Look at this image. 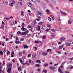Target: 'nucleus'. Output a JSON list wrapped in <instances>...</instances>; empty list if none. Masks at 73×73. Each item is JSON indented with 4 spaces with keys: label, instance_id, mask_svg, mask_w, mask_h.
I'll list each match as a JSON object with an SVG mask.
<instances>
[{
    "label": "nucleus",
    "instance_id": "nucleus-34",
    "mask_svg": "<svg viewBox=\"0 0 73 73\" xmlns=\"http://www.w3.org/2000/svg\"><path fill=\"white\" fill-rule=\"evenodd\" d=\"M19 56H22V53L20 52H19Z\"/></svg>",
    "mask_w": 73,
    "mask_h": 73
},
{
    "label": "nucleus",
    "instance_id": "nucleus-56",
    "mask_svg": "<svg viewBox=\"0 0 73 73\" xmlns=\"http://www.w3.org/2000/svg\"><path fill=\"white\" fill-rule=\"evenodd\" d=\"M29 63H31V62H32V60H29Z\"/></svg>",
    "mask_w": 73,
    "mask_h": 73
},
{
    "label": "nucleus",
    "instance_id": "nucleus-39",
    "mask_svg": "<svg viewBox=\"0 0 73 73\" xmlns=\"http://www.w3.org/2000/svg\"><path fill=\"white\" fill-rule=\"evenodd\" d=\"M40 20H41L40 19H38V18L36 19V20H37V21H40Z\"/></svg>",
    "mask_w": 73,
    "mask_h": 73
},
{
    "label": "nucleus",
    "instance_id": "nucleus-47",
    "mask_svg": "<svg viewBox=\"0 0 73 73\" xmlns=\"http://www.w3.org/2000/svg\"><path fill=\"white\" fill-rule=\"evenodd\" d=\"M63 14L64 15H65V16H66V15H67L66 13H63Z\"/></svg>",
    "mask_w": 73,
    "mask_h": 73
},
{
    "label": "nucleus",
    "instance_id": "nucleus-15",
    "mask_svg": "<svg viewBox=\"0 0 73 73\" xmlns=\"http://www.w3.org/2000/svg\"><path fill=\"white\" fill-rule=\"evenodd\" d=\"M1 29H4V26L3 25H1Z\"/></svg>",
    "mask_w": 73,
    "mask_h": 73
},
{
    "label": "nucleus",
    "instance_id": "nucleus-5",
    "mask_svg": "<svg viewBox=\"0 0 73 73\" xmlns=\"http://www.w3.org/2000/svg\"><path fill=\"white\" fill-rule=\"evenodd\" d=\"M37 13L38 14H37L36 15H39L40 16H42L43 15V14L40 13V11H38Z\"/></svg>",
    "mask_w": 73,
    "mask_h": 73
},
{
    "label": "nucleus",
    "instance_id": "nucleus-24",
    "mask_svg": "<svg viewBox=\"0 0 73 73\" xmlns=\"http://www.w3.org/2000/svg\"><path fill=\"white\" fill-rule=\"evenodd\" d=\"M55 69H56V68H55V67H53L52 70H53V71H55Z\"/></svg>",
    "mask_w": 73,
    "mask_h": 73
},
{
    "label": "nucleus",
    "instance_id": "nucleus-64",
    "mask_svg": "<svg viewBox=\"0 0 73 73\" xmlns=\"http://www.w3.org/2000/svg\"><path fill=\"white\" fill-rule=\"evenodd\" d=\"M12 61L13 62H15V60L14 59H13Z\"/></svg>",
    "mask_w": 73,
    "mask_h": 73
},
{
    "label": "nucleus",
    "instance_id": "nucleus-43",
    "mask_svg": "<svg viewBox=\"0 0 73 73\" xmlns=\"http://www.w3.org/2000/svg\"><path fill=\"white\" fill-rule=\"evenodd\" d=\"M49 10H48V9L46 10V13H49Z\"/></svg>",
    "mask_w": 73,
    "mask_h": 73
},
{
    "label": "nucleus",
    "instance_id": "nucleus-3",
    "mask_svg": "<svg viewBox=\"0 0 73 73\" xmlns=\"http://www.w3.org/2000/svg\"><path fill=\"white\" fill-rule=\"evenodd\" d=\"M21 64H22L23 66H24L25 65H27V66L29 65V63H28L27 62H25L24 63V62H23Z\"/></svg>",
    "mask_w": 73,
    "mask_h": 73
},
{
    "label": "nucleus",
    "instance_id": "nucleus-11",
    "mask_svg": "<svg viewBox=\"0 0 73 73\" xmlns=\"http://www.w3.org/2000/svg\"><path fill=\"white\" fill-rule=\"evenodd\" d=\"M64 44H62V46H59V49H61L64 47Z\"/></svg>",
    "mask_w": 73,
    "mask_h": 73
},
{
    "label": "nucleus",
    "instance_id": "nucleus-50",
    "mask_svg": "<svg viewBox=\"0 0 73 73\" xmlns=\"http://www.w3.org/2000/svg\"><path fill=\"white\" fill-rule=\"evenodd\" d=\"M11 57H14V55L13 54H11Z\"/></svg>",
    "mask_w": 73,
    "mask_h": 73
},
{
    "label": "nucleus",
    "instance_id": "nucleus-55",
    "mask_svg": "<svg viewBox=\"0 0 73 73\" xmlns=\"http://www.w3.org/2000/svg\"><path fill=\"white\" fill-rule=\"evenodd\" d=\"M64 73H69V72H68L67 71H65Z\"/></svg>",
    "mask_w": 73,
    "mask_h": 73
},
{
    "label": "nucleus",
    "instance_id": "nucleus-37",
    "mask_svg": "<svg viewBox=\"0 0 73 73\" xmlns=\"http://www.w3.org/2000/svg\"><path fill=\"white\" fill-rule=\"evenodd\" d=\"M3 66H4L5 65V61H3Z\"/></svg>",
    "mask_w": 73,
    "mask_h": 73
},
{
    "label": "nucleus",
    "instance_id": "nucleus-54",
    "mask_svg": "<svg viewBox=\"0 0 73 73\" xmlns=\"http://www.w3.org/2000/svg\"><path fill=\"white\" fill-rule=\"evenodd\" d=\"M58 21H61V20H60V18H59V19H58Z\"/></svg>",
    "mask_w": 73,
    "mask_h": 73
},
{
    "label": "nucleus",
    "instance_id": "nucleus-10",
    "mask_svg": "<svg viewBox=\"0 0 73 73\" xmlns=\"http://www.w3.org/2000/svg\"><path fill=\"white\" fill-rule=\"evenodd\" d=\"M36 55H33L32 56V57L33 60H35L36 59Z\"/></svg>",
    "mask_w": 73,
    "mask_h": 73
},
{
    "label": "nucleus",
    "instance_id": "nucleus-62",
    "mask_svg": "<svg viewBox=\"0 0 73 73\" xmlns=\"http://www.w3.org/2000/svg\"><path fill=\"white\" fill-rule=\"evenodd\" d=\"M20 4L21 5H23V3L21 2H20Z\"/></svg>",
    "mask_w": 73,
    "mask_h": 73
},
{
    "label": "nucleus",
    "instance_id": "nucleus-40",
    "mask_svg": "<svg viewBox=\"0 0 73 73\" xmlns=\"http://www.w3.org/2000/svg\"><path fill=\"white\" fill-rule=\"evenodd\" d=\"M16 41H19V39L17 37H16Z\"/></svg>",
    "mask_w": 73,
    "mask_h": 73
},
{
    "label": "nucleus",
    "instance_id": "nucleus-31",
    "mask_svg": "<svg viewBox=\"0 0 73 73\" xmlns=\"http://www.w3.org/2000/svg\"><path fill=\"white\" fill-rule=\"evenodd\" d=\"M9 53H10V52H9V51L8 50L7 51V54H9Z\"/></svg>",
    "mask_w": 73,
    "mask_h": 73
},
{
    "label": "nucleus",
    "instance_id": "nucleus-27",
    "mask_svg": "<svg viewBox=\"0 0 73 73\" xmlns=\"http://www.w3.org/2000/svg\"><path fill=\"white\" fill-rule=\"evenodd\" d=\"M51 31L53 32V33H54L55 32V30L54 29H52L51 30Z\"/></svg>",
    "mask_w": 73,
    "mask_h": 73
},
{
    "label": "nucleus",
    "instance_id": "nucleus-35",
    "mask_svg": "<svg viewBox=\"0 0 73 73\" xmlns=\"http://www.w3.org/2000/svg\"><path fill=\"white\" fill-rule=\"evenodd\" d=\"M69 60H70V61H72V60H73V58L72 57L71 58H70Z\"/></svg>",
    "mask_w": 73,
    "mask_h": 73
},
{
    "label": "nucleus",
    "instance_id": "nucleus-36",
    "mask_svg": "<svg viewBox=\"0 0 73 73\" xmlns=\"http://www.w3.org/2000/svg\"><path fill=\"white\" fill-rule=\"evenodd\" d=\"M31 55L30 54H28V57H31Z\"/></svg>",
    "mask_w": 73,
    "mask_h": 73
},
{
    "label": "nucleus",
    "instance_id": "nucleus-29",
    "mask_svg": "<svg viewBox=\"0 0 73 73\" xmlns=\"http://www.w3.org/2000/svg\"><path fill=\"white\" fill-rule=\"evenodd\" d=\"M48 19L49 21H52V19H51V18H50L48 17Z\"/></svg>",
    "mask_w": 73,
    "mask_h": 73
},
{
    "label": "nucleus",
    "instance_id": "nucleus-14",
    "mask_svg": "<svg viewBox=\"0 0 73 73\" xmlns=\"http://www.w3.org/2000/svg\"><path fill=\"white\" fill-rule=\"evenodd\" d=\"M48 66V64L46 63L44 64L43 66L44 67H46V66Z\"/></svg>",
    "mask_w": 73,
    "mask_h": 73
},
{
    "label": "nucleus",
    "instance_id": "nucleus-20",
    "mask_svg": "<svg viewBox=\"0 0 73 73\" xmlns=\"http://www.w3.org/2000/svg\"><path fill=\"white\" fill-rule=\"evenodd\" d=\"M35 66L36 67H39L40 66V64H37L35 65Z\"/></svg>",
    "mask_w": 73,
    "mask_h": 73
},
{
    "label": "nucleus",
    "instance_id": "nucleus-1",
    "mask_svg": "<svg viewBox=\"0 0 73 73\" xmlns=\"http://www.w3.org/2000/svg\"><path fill=\"white\" fill-rule=\"evenodd\" d=\"M12 64H8V67H9V68H8L7 71L8 73H10V72L11 71V68H12Z\"/></svg>",
    "mask_w": 73,
    "mask_h": 73
},
{
    "label": "nucleus",
    "instance_id": "nucleus-19",
    "mask_svg": "<svg viewBox=\"0 0 73 73\" xmlns=\"http://www.w3.org/2000/svg\"><path fill=\"white\" fill-rule=\"evenodd\" d=\"M28 5L29 6V7H31L32 6V3H29Z\"/></svg>",
    "mask_w": 73,
    "mask_h": 73
},
{
    "label": "nucleus",
    "instance_id": "nucleus-61",
    "mask_svg": "<svg viewBox=\"0 0 73 73\" xmlns=\"http://www.w3.org/2000/svg\"><path fill=\"white\" fill-rule=\"evenodd\" d=\"M22 25H23L24 26H25V24H24V23H23L22 24Z\"/></svg>",
    "mask_w": 73,
    "mask_h": 73
},
{
    "label": "nucleus",
    "instance_id": "nucleus-2",
    "mask_svg": "<svg viewBox=\"0 0 73 73\" xmlns=\"http://www.w3.org/2000/svg\"><path fill=\"white\" fill-rule=\"evenodd\" d=\"M26 58L25 56H23L22 58H19V60L20 61V62L21 63V64L23 62V60H24Z\"/></svg>",
    "mask_w": 73,
    "mask_h": 73
},
{
    "label": "nucleus",
    "instance_id": "nucleus-12",
    "mask_svg": "<svg viewBox=\"0 0 73 73\" xmlns=\"http://www.w3.org/2000/svg\"><path fill=\"white\" fill-rule=\"evenodd\" d=\"M34 42L35 43V44H37V43H38V42H41V41L38 40H36Z\"/></svg>",
    "mask_w": 73,
    "mask_h": 73
},
{
    "label": "nucleus",
    "instance_id": "nucleus-38",
    "mask_svg": "<svg viewBox=\"0 0 73 73\" xmlns=\"http://www.w3.org/2000/svg\"><path fill=\"white\" fill-rule=\"evenodd\" d=\"M53 67H52V66H51L49 67V68L50 69H51V70H52V68H53Z\"/></svg>",
    "mask_w": 73,
    "mask_h": 73
},
{
    "label": "nucleus",
    "instance_id": "nucleus-45",
    "mask_svg": "<svg viewBox=\"0 0 73 73\" xmlns=\"http://www.w3.org/2000/svg\"><path fill=\"white\" fill-rule=\"evenodd\" d=\"M50 50V49H48L47 50V52H49V51Z\"/></svg>",
    "mask_w": 73,
    "mask_h": 73
},
{
    "label": "nucleus",
    "instance_id": "nucleus-7",
    "mask_svg": "<svg viewBox=\"0 0 73 73\" xmlns=\"http://www.w3.org/2000/svg\"><path fill=\"white\" fill-rule=\"evenodd\" d=\"M58 71L60 73H64L62 70H61V68H60V67H59L58 68Z\"/></svg>",
    "mask_w": 73,
    "mask_h": 73
},
{
    "label": "nucleus",
    "instance_id": "nucleus-60",
    "mask_svg": "<svg viewBox=\"0 0 73 73\" xmlns=\"http://www.w3.org/2000/svg\"><path fill=\"white\" fill-rule=\"evenodd\" d=\"M58 44H61V42H58Z\"/></svg>",
    "mask_w": 73,
    "mask_h": 73
},
{
    "label": "nucleus",
    "instance_id": "nucleus-25",
    "mask_svg": "<svg viewBox=\"0 0 73 73\" xmlns=\"http://www.w3.org/2000/svg\"><path fill=\"white\" fill-rule=\"evenodd\" d=\"M52 37L54 38L55 37V34H52L51 35Z\"/></svg>",
    "mask_w": 73,
    "mask_h": 73
},
{
    "label": "nucleus",
    "instance_id": "nucleus-16",
    "mask_svg": "<svg viewBox=\"0 0 73 73\" xmlns=\"http://www.w3.org/2000/svg\"><path fill=\"white\" fill-rule=\"evenodd\" d=\"M44 23V22H40L38 24V25H41V24H43Z\"/></svg>",
    "mask_w": 73,
    "mask_h": 73
},
{
    "label": "nucleus",
    "instance_id": "nucleus-23",
    "mask_svg": "<svg viewBox=\"0 0 73 73\" xmlns=\"http://www.w3.org/2000/svg\"><path fill=\"white\" fill-rule=\"evenodd\" d=\"M9 6L10 7H12L13 5V4L12 3H11L10 4H9Z\"/></svg>",
    "mask_w": 73,
    "mask_h": 73
},
{
    "label": "nucleus",
    "instance_id": "nucleus-41",
    "mask_svg": "<svg viewBox=\"0 0 73 73\" xmlns=\"http://www.w3.org/2000/svg\"><path fill=\"white\" fill-rule=\"evenodd\" d=\"M27 27L28 28H32V27L30 26H28Z\"/></svg>",
    "mask_w": 73,
    "mask_h": 73
},
{
    "label": "nucleus",
    "instance_id": "nucleus-17",
    "mask_svg": "<svg viewBox=\"0 0 73 73\" xmlns=\"http://www.w3.org/2000/svg\"><path fill=\"white\" fill-rule=\"evenodd\" d=\"M17 35H21V33L20 31H18L17 32Z\"/></svg>",
    "mask_w": 73,
    "mask_h": 73
},
{
    "label": "nucleus",
    "instance_id": "nucleus-51",
    "mask_svg": "<svg viewBox=\"0 0 73 73\" xmlns=\"http://www.w3.org/2000/svg\"><path fill=\"white\" fill-rule=\"evenodd\" d=\"M2 66H0V70H2V69H2Z\"/></svg>",
    "mask_w": 73,
    "mask_h": 73
},
{
    "label": "nucleus",
    "instance_id": "nucleus-48",
    "mask_svg": "<svg viewBox=\"0 0 73 73\" xmlns=\"http://www.w3.org/2000/svg\"><path fill=\"white\" fill-rule=\"evenodd\" d=\"M70 68L71 69H73V66H71L70 67Z\"/></svg>",
    "mask_w": 73,
    "mask_h": 73
},
{
    "label": "nucleus",
    "instance_id": "nucleus-33",
    "mask_svg": "<svg viewBox=\"0 0 73 73\" xmlns=\"http://www.w3.org/2000/svg\"><path fill=\"white\" fill-rule=\"evenodd\" d=\"M42 38H43L44 39H45L46 38V36H45L44 35L42 37Z\"/></svg>",
    "mask_w": 73,
    "mask_h": 73
},
{
    "label": "nucleus",
    "instance_id": "nucleus-18",
    "mask_svg": "<svg viewBox=\"0 0 73 73\" xmlns=\"http://www.w3.org/2000/svg\"><path fill=\"white\" fill-rule=\"evenodd\" d=\"M0 54H1V55H3L4 53H3V52L1 50H0Z\"/></svg>",
    "mask_w": 73,
    "mask_h": 73
},
{
    "label": "nucleus",
    "instance_id": "nucleus-63",
    "mask_svg": "<svg viewBox=\"0 0 73 73\" xmlns=\"http://www.w3.org/2000/svg\"><path fill=\"white\" fill-rule=\"evenodd\" d=\"M52 20H54V17H52Z\"/></svg>",
    "mask_w": 73,
    "mask_h": 73
},
{
    "label": "nucleus",
    "instance_id": "nucleus-49",
    "mask_svg": "<svg viewBox=\"0 0 73 73\" xmlns=\"http://www.w3.org/2000/svg\"><path fill=\"white\" fill-rule=\"evenodd\" d=\"M39 61H40V60H37L36 61V62H39Z\"/></svg>",
    "mask_w": 73,
    "mask_h": 73
},
{
    "label": "nucleus",
    "instance_id": "nucleus-42",
    "mask_svg": "<svg viewBox=\"0 0 73 73\" xmlns=\"http://www.w3.org/2000/svg\"><path fill=\"white\" fill-rule=\"evenodd\" d=\"M5 18L7 20H9V18H8L5 17Z\"/></svg>",
    "mask_w": 73,
    "mask_h": 73
},
{
    "label": "nucleus",
    "instance_id": "nucleus-53",
    "mask_svg": "<svg viewBox=\"0 0 73 73\" xmlns=\"http://www.w3.org/2000/svg\"><path fill=\"white\" fill-rule=\"evenodd\" d=\"M43 72H44L45 73H46V72H47V71L46 70H44Z\"/></svg>",
    "mask_w": 73,
    "mask_h": 73
},
{
    "label": "nucleus",
    "instance_id": "nucleus-30",
    "mask_svg": "<svg viewBox=\"0 0 73 73\" xmlns=\"http://www.w3.org/2000/svg\"><path fill=\"white\" fill-rule=\"evenodd\" d=\"M26 33H27V32H24L23 33L22 35H24V34H26Z\"/></svg>",
    "mask_w": 73,
    "mask_h": 73
},
{
    "label": "nucleus",
    "instance_id": "nucleus-9",
    "mask_svg": "<svg viewBox=\"0 0 73 73\" xmlns=\"http://www.w3.org/2000/svg\"><path fill=\"white\" fill-rule=\"evenodd\" d=\"M21 29L22 31H26L27 30V29L24 28V27L23 26L22 28H21Z\"/></svg>",
    "mask_w": 73,
    "mask_h": 73
},
{
    "label": "nucleus",
    "instance_id": "nucleus-21",
    "mask_svg": "<svg viewBox=\"0 0 73 73\" xmlns=\"http://www.w3.org/2000/svg\"><path fill=\"white\" fill-rule=\"evenodd\" d=\"M72 21H70V20H69L68 21V23L69 24H72Z\"/></svg>",
    "mask_w": 73,
    "mask_h": 73
},
{
    "label": "nucleus",
    "instance_id": "nucleus-13",
    "mask_svg": "<svg viewBox=\"0 0 73 73\" xmlns=\"http://www.w3.org/2000/svg\"><path fill=\"white\" fill-rule=\"evenodd\" d=\"M23 48L25 49L26 48H29V46H28L27 45H25L23 46Z\"/></svg>",
    "mask_w": 73,
    "mask_h": 73
},
{
    "label": "nucleus",
    "instance_id": "nucleus-46",
    "mask_svg": "<svg viewBox=\"0 0 73 73\" xmlns=\"http://www.w3.org/2000/svg\"><path fill=\"white\" fill-rule=\"evenodd\" d=\"M12 3L13 4H15V1H13Z\"/></svg>",
    "mask_w": 73,
    "mask_h": 73
},
{
    "label": "nucleus",
    "instance_id": "nucleus-52",
    "mask_svg": "<svg viewBox=\"0 0 73 73\" xmlns=\"http://www.w3.org/2000/svg\"><path fill=\"white\" fill-rule=\"evenodd\" d=\"M12 37H13V35H11V38H10V39H11V38H12Z\"/></svg>",
    "mask_w": 73,
    "mask_h": 73
},
{
    "label": "nucleus",
    "instance_id": "nucleus-8",
    "mask_svg": "<svg viewBox=\"0 0 73 73\" xmlns=\"http://www.w3.org/2000/svg\"><path fill=\"white\" fill-rule=\"evenodd\" d=\"M47 54H48V53H47V52H43L42 53V55L43 56H46L47 55Z\"/></svg>",
    "mask_w": 73,
    "mask_h": 73
},
{
    "label": "nucleus",
    "instance_id": "nucleus-6",
    "mask_svg": "<svg viewBox=\"0 0 73 73\" xmlns=\"http://www.w3.org/2000/svg\"><path fill=\"white\" fill-rule=\"evenodd\" d=\"M66 40V38L64 37H62L60 39V41H64Z\"/></svg>",
    "mask_w": 73,
    "mask_h": 73
},
{
    "label": "nucleus",
    "instance_id": "nucleus-57",
    "mask_svg": "<svg viewBox=\"0 0 73 73\" xmlns=\"http://www.w3.org/2000/svg\"><path fill=\"white\" fill-rule=\"evenodd\" d=\"M13 18L12 16H11L9 18V19H13Z\"/></svg>",
    "mask_w": 73,
    "mask_h": 73
},
{
    "label": "nucleus",
    "instance_id": "nucleus-22",
    "mask_svg": "<svg viewBox=\"0 0 73 73\" xmlns=\"http://www.w3.org/2000/svg\"><path fill=\"white\" fill-rule=\"evenodd\" d=\"M49 29H48L46 30L45 31V32H46V33H47V32H48V31H49Z\"/></svg>",
    "mask_w": 73,
    "mask_h": 73
},
{
    "label": "nucleus",
    "instance_id": "nucleus-58",
    "mask_svg": "<svg viewBox=\"0 0 73 73\" xmlns=\"http://www.w3.org/2000/svg\"><path fill=\"white\" fill-rule=\"evenodd\" d=\"M58 65V64H56L54 65V66H56Z\"/></svg>",
    "mask_w": 73,
    "mask_h": 73
},
{
    "label": "nucleus",
    "instance_id": "nucleus-26",
    "mask_svg": "<svg viewBox=\"0 0 73 73\" xmlns=\"http://www.w3.org/2000/svg\"><path fill=\"white\" fill-rule=\"evenodd\" d=\"M15 44H19V43H20V41H15Z\"/></svg>",
    "mask_w": 73,
    "mask_h": 73
},
{
    "label": "nucleus",
    "instance_id": "nucleus-32",
    "mask_svg": "<svg viewBox=\"0 0 73 73\" xmlns=\"http://www.w3.org/2000/svg\"><path fill=\"white\" fill-rule=\"evenodd\" d=\"M18 70L19 71H21V68L20 67H19L18 68Z\"/></svg>",
    "mask_w": 73,
    "mask_h": 73
},
{
    "label": "nucleus",
    "instance_id": "nucleus-4",
    "mask_svg": "<svg viewBox=\"0 0 73 73\" xmlns=\"http://www.w3.org/2000/svg\"><path fill=\"white\" fill-rule=\"evenodd\" d=\"M65 44L66 45V46H70L71 45V44H72V43H69L68 42H67L65 43Z\"/></svg>",
    "mask_w": 73,
    "mask_h": 73
},
{
    "label": "nucleus",
    "instance_id": "nucleus-59",
    "mask_svg": "<svg viewBox=\"0 0 73 73\" xmlns=\"http://www.w3.org/2000/svg\"><path fill=\"white\" fill-rule=\"evenodd\" d=\"M60 68H63V66H62V64L61 65V66H60Z\"/></svg>",
    "mask_w": 73,
    "mask_h": 73
},
{
    "label": "nucleus",
    "instance_id": "nucleus-28",
    "mask_svg": "<svg viewBox=\"0 0 73 73\" xmlns=\"http://www.w3.org/2000/svg\"><path fill=\"white\" fill-rule=\"evenodd\" d=\"M24 40V38H21V41H23V40Z\"/></svg>",
    "mask_w": 73,
    "mask_h": 73
},
{
    "label": "nucleus",
    "instance_id": "nucleus-44",
    "mask_svg": "<svg viewBox=\"0 0 73 73\" xmlns=\"http://www.w3.org/2000/svg\"><path fill=\"white\" fill-rule=\"evenodd\" d=\"M38 29H40V26H38Z\"/></svg>",
    "mask_w": 73,
    "mask_h": 73
}]
</instances>
